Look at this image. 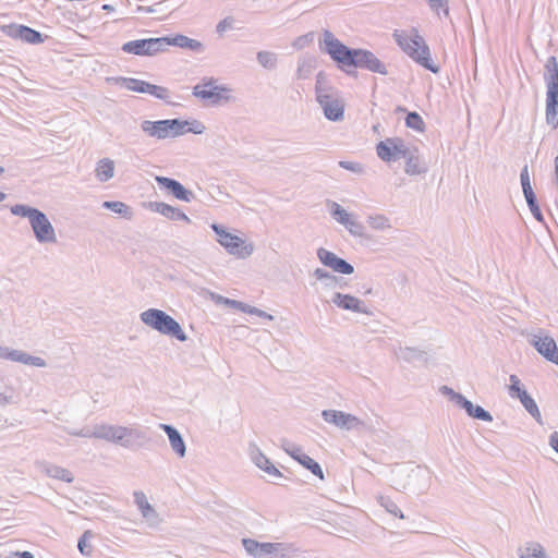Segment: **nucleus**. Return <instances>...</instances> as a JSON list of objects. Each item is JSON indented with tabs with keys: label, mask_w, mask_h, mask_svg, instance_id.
<instances>
[{
	"label": "nucleus",
	"mask_w": 558,
	"mask_h": 558,
	"mask_svg": "<svg viewBox=\"0 0 558 558\" xmlns=\"http://www.w3.org/2000/svg\"><path fill=\"white\" fill-rule=\"evenodd\" d=\"M366 223L372 230L377 232H385L392 228L390 218L385 214H369L366 217Z\"/></svg>",
	"instance_id": "2f4dec72"
},
{
	"label": "nucleus",
	"mask_w": 558,
	"mask_h": 558,
	"mask_svg": "<svg viewBox=\"0 0 558 558\" xmlns=\"http://www.w3.org/2000/svg\"><path fill=\"white\" fill-rule=\"evenodd\" d=\"M522 190L525 198H532V196H535L531 184L522 185Z\"/></svg>",
	"instance_id": "69168bd1"
},
{
	"label": "nucleus",
	"mask_w": 558,
	"mask_h": 558,
	"mask_svg": "<svg viewBox=\"0 0 558 558\" xmlns=\"http://www.w3.org/2000/svg\"><path fill=\"white\" fill-rule=\"evenodd\" d=\"M299 463L311 471L314 475L318 476L320 480H324V472L320 465L310 456H302L301 459H299Z\"/></svg>",
	"instance_id": "a19ab883"
},
{
	"label": "nucleus",
	"mask_w": 558,
	"mask_h": 558,
	"mask_svg": "<svg viewBox=\"0 0 558 558\" xmlns=\"http://www.w3.org/2000/svg\"><path fill=\"white\" fill-rule=\"evenodd\" d=\"M531 344L547 361L558 365V348L551 337L547 335H534Z\"/></svg>",
	"instance_id": "4be33fe9"
},
{
	"label": "nucleus",
	"mask_w": 558,
	"mask_h": 558,
	"mask_svg": "<svg viewBox=\"0 0 558 558\" xmlns=\"http://www.w3.org/2000/svg\"><path fill=\"white\" fill-rule=\"evenodd\" d=\"M167 37L131 40L122 45V51L136 56H155L168 49Z\"/></svg>",
	"instance_id": "ddd939ff"
},
{
	"label": "nucleus",
	"mask_w": 558,
	"mask_h": 558,
	"mask_svg": "<svg viewBox=\"0 0 558 558\" xmlns=\"http://www.w3.org/2000/svg\"><path fill=\"white\" fill-rule=\"evenodd\" d=\"M248 454L254 464L267 475L274 478L282 477L281 472L269 461L257 445L250 444Z\"/></svg>",
	"instance_id": "5701e85b"
},
{
	"label": "nucleus",
	"mask_w": 558,
	"mask_h": 558,
	"mask_svg": "<svg viewBox=\"0 0 558 558\" xmlns=\"http://www.w3.org/2000/svg\"><path fill=\"white\" fill-rule=\"evenodd\" d=\"M391 483L397 490L422 495L430 486L432 473L421 465H400L392 470Z\"/></svg>",
	"instance_id": "f03ea898"
},
{
	"label": "nucleus",
	"mask_w": 558,
	"mask_h": 558,
	"mask_svg": "<svg viewBox=\"0 0 558 558\" xmlns=\"http://www.w3.org/2000/svg\"><path fill=\"white\" fill-rule=\"evenodd\" d=\"M193 96L209 101L210 105H221L234 101L232 89L228 85H218L214 77H204L193 87Z\"/></svg>",
	"instance_id": "9b49d317"
},
{
	"label": "nucleus",
	"mask_w": 558,
	"mask_h": 558,
	"mask_svg": "<svg viewBox=\"0 0 558 558\" xmlns=\"http://www.w3.org/2000/svg\"><path fill=\"white\" fill-rule=\"evenodd\" d=\"M158 185L168 190L175 198L184 202H191L194 198L192 191L186 190L179 181L167 177L157 175L155 178Z\"/></svg>",
	"instance_id": "b1692460"
},
{
	"label": "nucleus",
	"mask_w": 558,
	"mask_h": 558,
	"mask_svg": "<svg viewBox=\"0 0 558 558\" xmlns=\"http://www.w3.org/2000/svg\"><path fill=\"white\" fill-rule=\"evenodd\" d=\"M0 359L19 362L24 365H31L35 367H46V361L40 356H34L22 350L11 349L9 347L0 345Z\"/></svg>",
	"instance_id": "aec40b11"
},
{
	"label": "nucleus",
	"mask_w": 558,
	"mask_h": 558,
	"mask_svg": "<svg viewBox=\"0 0 558 558\" xmlns=\"http://www.w3.org/2000/svg\"><path fill=\"white\" fill-rule=\"evenodd\" d=\"M150 206L153 210L159 213L160 215L170 220H183L187 223L191 222V219L180 208L173 207L166 203H153L150 204Z\"/></svg>",
	"instance_id": "c756f323"
},
{
	"label": "nucleus",
	"mask_w": 558,
	"mask_h": 558,
	"mask_svg": "<svg viewBox=\"0 0 558 558\" xmlns=\"http://www.w3.org/2000/svg\"><path fill=\"white\" fill-rule=\"evenodd\" d=\"M217 302L226 304L227 306L235 308V310L241 311V312H242L243 306L245 304V303H243L241 301L231 300V299H228V298H223L221 295H219L217 298Z\"/></svg>",
	"instance_id": "6e6d98bb"
},
{
	"label": "nucleus",
	"mask_w": 558,
	"mask_h": 558,
	"mask_svg": "<svg viewBox=\"0 0 558 558\" xmlns=\"http://www.w3.org/2000/svg\"><path fill=\"white\" fill-rule=\"evenodd\" d=\"M317 258L324 266L332 269L335 272L351 275L354 271V268L350 263L324 247H319L317 250Z\"/></svg>",
	"instance_id": "412c9836"
},
{
	"label": "nucleus",
	"mask_w": 558,
	"mask_h": 558,
	"mask_svg": "<svg viewBox=\"0 0 558 558\" xmlns=\"http://www.w3.org/2000/svg\"><path fill=\"white\" fill-rule=\"evenodd\" d=\"M312 62L308 59H300L296 69V76L300 80L308 77L312 72Z\"/></svg>",
	"instance_id": "de8ad7c7"
},
{
	"label": "nucleus",
	"mask_w": 558,
	"mask_h": 558,
	"mask_svg": "<svg viewBox=\"0 0 558 558\" xmlns=\"http://www.w3.org/2000/svg\"><path fill=\"white\" fill-rule=\"evenodd\" d=\"M283 450L292 457L294 460L299 462V459H301L302 456H305L306 453L303 452L302 448L293 445L289 441H284L282 445Z\"/></svg>",
	"instance_id": "09e8293b"
},
{
	"label": "nucleus",
	"mask_w": 558,
	"mask_h": 558,
	"mask_svg": "<svg viewBox=\"0 0 558 558\" xmlns=\"http://www.w3.org/2000/svg\"><path fill=\"white\" fill-rule=\"evenodd\" d=\"M0 402H1L2 404H9V403H11L12 401H11V398H10V397H8V396H5V395L0 393Z\"/></svg>",
	"instance_id": "338daca9"
},
{
	"label": "nucleus",
	"mask_w": 558,
	"mask_h": 558,
	"mask_svg": "<svg viewBox=\"0 0 558 558\" xmlns=\"http://www.w3.org/2000/svg\"><path fill=\"white\" fill-rule=\"evenodd\" d=\"M312 41V34H306L303 36H299L292 44V46L296 49L305 48Z\"/></svg>",
	"instance_id": "4d7b16f0"
},
{
	"label": "nucleus",
	"mask_w": 558,
	"mask_h": 558,
	"mask_svg": "<svg viewBox=\"0 0 558 558\" xmlns=\"http://www.w3.org/2000/svg\"><path fill=\"white\" fill-rule=\"evenodd\" d=\"M315 90L316 100L325 117L330 121H342L344 118V101L337 89L326 85L323 73L317 75Z\"/></svg>",
	"instance_id": "20e7f679"
},
{
	"label": "nucleus",
	"mask_w": 558,
	"mask_h": 558,
	"mask_svg": "<svg viewBox=\"0 0 558 558\" xmlns=\"http://www.w3.org/2000/svg\"><path fill=\"white\" fill-rule=\"evenodd\" d=\"M159 428L167 434L171 450L179 458H184L186 456V445L180 432L172 425L163 423L159 424Z\"/></svg>",
	"instance_id": "393cba45"
},
{
	"label": "nucleus",
	"mask_w": 558,
	"mask_h": 558,
	"mask_svg": "<svg viewBox=\"0 0 558 558\" xmlns=\"http://www.w3.org/2000/svg\"><path fill=\"white\" fill-rule=\"evenodd\" d=\"M405 124L408 128L413 129L418 132H423L425 129V123L421 116L416 112H409L405 119Z\"/></svg>",
	"instance_id": "37998d69"
},
{
	"label": "nucleus",
	"mask_w": 558,
	"mask_h": 558,
	"mask_svg": "<svg viewBox=\"0 0 558 558\" xmlns=\"http://www.w3.org/2000/svg\"><path fill=\"white\" fill-rule=\"evenodd\" d=\"M77 437L102 439L126 449H140L147 445L149 437L146 432L135 426L96 424L92 429L68 430Z\"/></svg>",
	"instance_id": "f257e3e1"
},
{
	"label": "nucleus",
	"mask_w": 558,
	"mask_h": 558,
	"mask_svg": "<svg viewBox=\"0 0 558 558\" xmlns=\"http://www.w3.org/2000/svg\"><path fill=\"white\" fill-rule=\"evenodd\" d=\"M522 405L524 409L538 422L542 423V415L538 410V407L534 399L526 392L522 391L521 396L519 397Z\"/></svg>",
	"instance_id": "c9c22d12"
},
{
	"label": "nucleus",
	"mask_w": 558,
	"mask_h": 558,
	"mask_svg": "<svg viewBox=\"0 0 558 558\" xmlns=\"http://www.w3.org/2000/svg\"><path fill=\"white\" fill-rule=\"evenodd\" d=\"M117 82L122 87L132 92L146 93L162 100L169 97V90L166 87L154 85L145 81H141L137 78L120 77L117 80Z\"/></svg>",
	"instance_id": "f3484780"
},
{
	"label": "nucleus",
	"mask_w": 558,
	"mask_h": 558,
	"mask_svg": "<svg viewBox=\"0 0 558 558\" xmlns=\"http://www.w3.org/2000/svg\"><path fill=\"white\" fill-rule=\"evenodd\" d=\"M143 324L158 332L175 338L179 341H186L187 336L181 325L166 312L158 308H148L140 314Z\"/></svg>",
	"instance_id": "0eeeda50"
},
{
	"label": "nucleus",
	"mask_w": 558,
	"mask_h": 558,
	"mask_svg": "<svg viewBox=\"0 0 558 558\" xmlns=\"http://www.w3.org/2000/svg\"><path fill=\"white\" fill-rule=\"evenodd\" d=\"M429 7V9L439 14L440 11L444 12L446 16L449 15V1L448 0H425Z\"/></svg>",
	"instance_id": "a18cd8bd"
},
{
	"label": "nucleus",
	"mask_w": 558,
	"mask_h": 558,
	"mask_svg": "<svg viewBox=\"0 0 558 558\" xmlns=\"http://www.w3.org/2000/svg\"><path fill=\"white\" fill-rule=\"evenodd\" d=\"M510 386H509V392L511 397L519 398L521 396L522 391H526L521 387L520 378L517 375H510L509 377Z\"/></svg>",
	"instance_id": "8fccbe9b"
},
{
	"label": "nucleus",
	"mask_w": 558,
	"mask_h": 558,
	"mask_svg": "<svg viewBox=\"0 0 558 558\" xmlns=\"http://www.w3.org/2000/svg\"><path fill=\"white\" fill-rule=\"evenodd\" d=\"M322 416L326 423L335 425L341 430H352L364 426V422L357 416L343 411L324 410Z\"/></svg>",
	"instance_id": "2eb2a0df"
},
{
	"label": "nucleus",
	"mask_w": 558,
	"mask_h": 558,
	"mask_svg": "<svg viewBox=\"0 0 558 558\" xmlns=\"http://www.w3.org/2000/svg\"><path fill=\"white\" fill-rule=\"evenodd\" d=\"M549 446L558 453V432H554L549 436Z\"/></svg>",
	"instance_id": "e2e57ef3"
},
{
	"label": "nucleus",
	"mask_w": 558,
	"mask_h": 558,
	"mask_svg": "<svg viewBox=\"0 0 558 558\" xmlns=\"http://www.w3.org/2000/svg\"><path fill=\"white\" fill-rule=\"evenodd\" d=\"M395 354L399 361H403L405 363L414 364L416 362H427V353L424 350L414 347H399Z\"/></svg>",
	"instance_id": "a878e982"
},
{
	"label": "nucleus",
	"mask_w": 558,
	"mask_h": 558,
	"mask_svg": "<svg viewBox=\"0 0 558 558\" xmlns=\"http://www.w3.org/2000/svg\"><path fill=\"white\" fill-rule=\"evenodd\" d=\"M40 471L48 477L59 480L65 483H72L74 481L73 473L60 465L44 462L40 464Z\"/></svg>",
	"instance_id": "cd10ccee"
},
{
	"label": "nucleus",
	"mask_w": 558,
	"mask_h": 558,
	"mask_svg": "<svg viewBox=\"0 0 558 558\" xmlns=\"http://www.w3.org/2000/svg\"><path fill=\"white\" fill-rule=\"evenodd\" d=\"M546 84V121L554 129L558 126V61L549 57L544 65Z\"/></svg>",
	"instance_id": "423d86ee"
},
{
	"label": "nucleus",
	"mask_w": 558,
	"mask_h": 558,
	"mask_svg": "<svg viewBox=\"0 0 558 558\" xmlns=\"http://www.w3.org/2000/svg\"><path fill=\"white\" fill-rule=\"evenodd\" d=\"M439 392L445 396V397H448L449 400H452L454 398V396L458 395V392H456L452 388L444 385L439 388Z\"/></svg>",
	"instance_id": "680f3d73"
},
{
	"label": "nucleus",
	"mask_w": 558,
	"mask_h": 558,
	"mask_svg": "<svg viewBox=\"0 0 558 558\" xmlns=\"http://www.w3.org/2000/svg\"><path fill=\"white\" fill-rule=\"evenodd\" d=\"M10 210L14 216L27 218L34 236L39 244L57 243L58 238L54 227L44 211L24 204L13 205Z\"/></svg>",
	"instance_id": "7ed1b4c3"
},
{
	"label": "nucleus",
	"mask_w": 558,
	"mask_h": 558,
	"mask_svg": "<svg viewBox=\"0 0 558 558\" xmlns=\"http://www.w3.org/2000/svg\"><path fill=\"white\" fill-rule=\"evenodd\" d=\"M133 497H134V502L135 505L137 506L141 514L143 512H145L146 510H149V507L151 506L149 502H148V499L145 495L144 492L142 490H135L133 493Z\"/></svg>",
	"instance_id": "49530a36"
},
{
	"label": "nucleus",
	"mask_w": 558,
	"mask_h": 558,
	"mask_svg": "<svg viewBox=\"0 0 558 558\" xmlns=\"http://www.w3.org/2000/svg\"><path fill=\"white\" fill-rule=\"evenodd\" d=\"M339 166L345 170H349L351 172H354L356 174L364 173V166L360 162H352V161H339Z\"/></svg>",
	"instance_id": "603ef678"
},
{
	"label": "nucleus",
	"mask_w": 558,
	"mask_h": 558,
	"mask_svg": "<svg viewBox=\"0 0 558 558\" xmlns=\"http://www.w3.org/2000/svg\"><path fill=\"white\" fill-rule=\"evenodd\" d=\"M165 5V1H160L154 5L150 7H142L140 5L137 8L138 12H145V13H158L162 11V7Z\"/></svg>",
	"instance_id": "13d9d810"
},
{
	"label": "nucleus",
	"mask_w": 558,
	"mask_h": 558,
	"mask_svg": "<svg viewBox=\"0 0 558 558\" xmlns=\"http://www.w3.org/2000/svg\"><path fill=\"white\" fill-rule=\"evenodd\" d=\"M116 174V163L112 159L105 157L96 162L95 178L100 183H106L113 179Z\"/></svg>",
	"instance_id": "c85d7f7f"
},
{
	"label": "nucleus",
	"mask_w": 558,
	"mask_h": 558,
	"mask_svg": "<svg viewBox=\"0 0 558 558\" xmlns=\"http://www.w3.org/2000/svg\"><path fill=\"white\" fill-rule=\"evenodd\" d=\"M330 302L340 310L372 316L373 312L361 299L341 292L332 293Z\"/></svg>",
	"instance_id": "a211bd4d"
},
{
	"label": "nucleus",
	"mask_w": 558,
	"mask_h": 558,
	"mask_svg": "<svg viewBox=\"0 0 558 558\" xmlns=\"http://www.w3.org/2000/svg\"><path fill=\"white\" fill-rule=\"evenodd\" d=\"M206 128L203 122L198 120L186 121L185 132H191L193 134H203Z\"/></svg>",
	"instance_id": "864d4df0"
},
{
	"label": "nucleus",
	"mask_w": 558,
	"mask_h": 558,
	"mask_svg": "<svg viewBox=\"0 0 558 558\" xmlns=\"http://www.w3.org/2000/svg\"><path fill=\"white\" fill-rule=\"evenodd\" d=\"M376 151L378 157L386 162L407 157L409 154V149L400 138H386L379 142Z\"/></svg>",
	"instance_id": "dca6fc26"
},
{
	"label": "nucleus",
	"mask_w": 558,
	"mask_h": 558,
	"mask_svg": "<svg viewBox=\"0 0 558 558\" xmlns=\"http://www.w3.org/2000/svg\"><path fill=\"white\" fill-rule=\"evenodd\" d=\"M167 41L169 43V46L189 49L194 52H203L205 49L203 43L197 39L190 38L185 35H175L172 38L167 37Z\"/></svg>",
	"instance_id": "7c9ffc66"
},
{
	"label": "nucleus",
	"mask_w": 558,
	"mask_h": 558,
	"mask_svg": "<svg viewBox=\"0 0 558 558\" xmlns=\"http://www.w3.org/2000/svg\"><path fill=\"white\" fill-rule=\"evenodd\" d=\"M319 48L322 51L329 54V57L338 63V66L345 71L347 74L356 76L354 70H347L353 63V58L356 49H351L342 44L330 31L324 29L322 39L319 40Z\"/></svg>",
	"instance_id": "6e6552de"
},
{
	"label": "nucleus",
	"mask_w": 558,
	"mask_h": 558,
	"mask_svg": "<svg viewBox=\"0 0 558 558\" xmlns=\"http://www.w3.org/2000/svg\"><path fill=\"white\" fill-rule=\"evenodd\" d=\"M186 121L180 119L167 120H143L140 123L142 132L155 140H166L168 137H177L185 133Z\"/></svg>",
	"instance_id": "9d476101"
},
{
	"label": "nucleus",
	"mask_w": 558,
	"mask_h": 558,
	"mask_svg": "<svg viewBox=\"0 0 558 558\" xmlns=\"http://www.w3.org/2000/svg\"><path fill=\"white\" fill-rule=\"evenodd\" d=\"M257 62L267 70H274L277 66L278 58L272 51L262 50L256 54Z\"/></svg>",
	"instance_id": "e433bc0d"
},
{
	"label": "nucleus",
	"mask_w": 558,
	"mask_h": 558,
	"mask_svg": "<svg viewBox=\"0 0 558 558\" xmlns=\"http://www.w3.org/2000/svg\"><path fill=\"white\" fill-rule=\"evenodd\" d=\"M525 199H526V203L530 207V210H531L533 217L538 221H543V215H542L539 206L537 205L536 195L532 196V198L529 197Z\"/></svg>",
	"instance_id": "5fc2aeb1"
},
{
	"label": "nucleus",
	"mask_w": 558,
	"mask_h": 558,
	"mask_svg": "<svg viewBox=\"0 0 558 558\" xmlns=\"http://www.w3.org/2000/svg\"><path fill=\"white\" fill-rule=\"evenodd\" d=\"M353 63L351 66L366 69L371 72L387 75V66L372 51L356 49L353 54Z\"/></svg>",
	"instance_id": "6ab92c4d"
},
{
	"label": "nucleus",
	"mask_w": 558,
	"mask_h": 558,
	"mask_svg": "<svg viewBox=\"0 0 558 558\" xmlns=\"http://www.w3.org/2000/svg\"><path fill=\"white\" fill-rule=\"evenodd\" d=\"M102 207L112 210L116 214L121 215L125 218H131L132 213L130 207L123 202L119 201H106L102 203Z\"/></svg>",
	"instance_id": "4c0bfd02"
},
{
	"label": "nucleus",
	"mask_w": 558,
	"mask_h": 558,
	"mask_svg": "<svg viewBox=\"0 0 558 558\" xmlns=\"http://www.w3.org/2000/svg\"><path fill=\"white\" fill-rule=\"evenodd\" d=\"M232 24H233V19L232 17H226L223 20H221L217 26H216V31L218 34H223L228 28H231L232 27Z\"/></svg>",
	"instance_id": "bf43d9fd"
},
{
	"label": "nucleus",
	"mask_w": 558,
	"mask_h": 558,
	"mask_svg": "<svg viewBox=\"0 0 558 558\" xmlns=\"http://www.w3.org/2000/svg\"><path fill=\"white\" fill-rule=\"evenodd\" d=\"M326 206L338 223L342 225L351 235L355 238L364 236V227L353 214L347 211L341 205L335 201H327Z\"/></svg>",
	"instance_id": "4468645a"
},
{
	"label": "nucleus",
	"mask_w": 558,
	"mask_h": 558,
	"mask_svg": "<svg viewBox=\"0 0 558 558\" xmlns=\"http://www.w3.org/2000/svg\"><path fill=\"white\" fill-rule=\"evenodd\" d=\"M520 558H549L544 547L536 542L524 544L519 549Z\"/></svg>",
	"instance_id": "473e14b6"
},
{
	"label": "nucleus",
	"mask_w": 558,
	"mask_h": 558,
	"mask_svg": "<svg viewBox=\"0 0 558 558\" xmlns=\"http://www.w3.org/2000/svg\"><path fill=\"white\" fill-rule=\"evenodd\" d=\"M520 179H521V184L522 185L531 184V180H530V175H529V171H527V166H525L522 169Z\"/></svg>",
	"instance_id": "0e129e2a"
},
{
	"label": "nucleus",
	"mask_w": 558,
	"mask_h": 558,
	"mask_svg": "<svg viewBox=\"0 0 558 558\" xmlns=\"http://www.w3.org/2000/svg\"><path fill=\"white\" fill-rule=\"evenodd\" d=\"M242 545L250 558H282L287 555V546L283 543H262L253 538H243Z\"/></svg>",
	"instance_id": "f8f14e48"
},
{
	"label": "nucleus",
	"mask_w": 558,
	"mask_h": 558,
	"mask_svg": "<svg viewBox=\"0 0 558 558\" xmlns=\"http://www.w3.org/2000/svg\"><path fill=\"white\" fill-rule=\"evenodd\" d=\"M92 537L93 533L90 531H85L77 543L80 553L86 557L92 555V546L87 543V541Z\"/></svg>",
	"instance_id": "c03bdc74"
},
{
	"label": "nucleus",
	"mask_w": 558,
	"mask_h": 558,
	"mask_svg": "<svg viewBox=\"0 0 558 558\" xmlns=\"http://www.w3.org/2000/svg\"><path fill=\"white\" fill-rule=\"evenodd\" d=\"M412 33L413 34L411 36L396 33L395 39L411 59L433 73H438L439 68L433 62L429 48L424 38L416 29H413Z\"/></svg>",
	"instance_id": "39448f33"
},
{
	"label": "nucleus",
	"mask_w": 558,
	"mask_h": 558,
	"mask_svg": "<svg viewBox=\"0 0 558 558\" xmlns=\"http://www.w3.org/2000/svg\"><path fill=\"white\" fill-rule=\"evenodd\" d=\"M464 410L468 413V415L471 417H474V418H477V420H481L484 422L493 421V416L488 411H486L485 409H483L480 405H474L472 402H471V407L469 408L466 405V407H464Z\"/></svg>",
	"instance_id": "ea45409f"
},
{
	"label": "nucleus",
	"mask_w": 558,
	"mask_h": 558,
	"mask_svg": "<svg viewBox=\"0 0 558 558\" xmlns=\"http://www.w3.org/2000/svg\"><path fill=\"white\" fill-rule=\"evenodd\" d=\"M242 312L246 314L257 315L268 320H274V316L271 314H268L267 312L259 310L255 306L248 305L246 303L244 304Z\"/></svg>",
	"instance_id": "3c124183"
},
{
	"label": "nucleus",
	"mask_w": 558,
	"mask_h": 558,
	"mask_svg": "<svg viewBox=\"0 0 558 558\" xmlns=\"http://www.w3.org/2000/svg\"><path fill=\"white\" fill-rule=\"evenodd\" d=\"M19 558H34V555L29 551H23L16 554Z\"/></svg>",
	"instance_id": "774afa93"
},
{
	"label": "nucleus",
	"mask_w": 558,
	"mask_h": 558,
	"mask_svg": "<svg viewBox=\"0 0 558 558\" xmlns=\"http://www.w3.org/2000/svg\"><path fill=\"white\" fill-rule=\"evenodd\" d=\"M210 228L216 233V241L226 250V252L238 259H246L255 251L253 242L231 233L225 226L211 223Z\"/></svg>",
	"instance_id": "1a4fd4ad"
},
{
	"label": "nucleus",
	"mask_w": 558,
	"mask_h": 558,
	"mask_svg": "<svg viewBox=\"0 0 558 558\" xmlns=\"http://www.w3.org/2000/svg\"><path fill=\"white\" fill-rule=\"evenodd\" d=\"M378 502L391 515L397 517L399 519H404L403 512L400 510L398 505L395 501H392L389 497L379 496Z\"/></svg>",
	"instance_id": "58836bf2"
},
{
	"label": "nucleus",
	"mask_w": 558,
	"mask_h": 558,
	"mask_svg": "<svg viewBox=\"0 0 558 558\" xmlns=\"http://www.w3.org/2000/svg\"><path fill=\"white\" fill-rule=\"evenodd\" d=\"M9 35L14 38H20L21 40L28 44L43 43V36L39 32L24 25L10 26Z\"/></svg>",
	"instance_id": "bb28decb"
},
{
	"label": "nucleus",
	"mask_w": 558,
	"mask_h": 558,
	"mask_svg": "<svg viewBox=\"0 0 558 558\" xmlns=\"http://www.w3.org/2000/svg\"><path fill=\"white\" fill-rule=\"evenodd\" d=\"M312 276L322 282L324 289H332L339 282V278L324 268H316Z\"/></svg>",
	"instance_id": "f704fd0d"
},
{
	"label": "nucleus",
	"mask_w": 558,
	"mask_h": 558,
	"mask_svg": "<svg viewBox=\"0 0 558 558\" xmlns=\"http://www.w3.org/2000/svg\"><path fill=\"white\" fill-rule=\"evenodd\" d=\"M452 402H454L458 407L464 409V407H471V401L468 400L464 396H462L461 393L458 392L457 396H454V398L451 400Z\"/></svg>",
	"instance_id": "052dcab7"
},
{
	"label": "nucleus",
	"mask_w": 558,
	"mask_h": 558,
	"mask_svg": "<svg viewBox=\"0 0 558 558\" xmlns=\"http://www.w3.org/2000/svg\"><path fill=\"white\" fill-rule=\"evenodd\" d=\"M404 158L407 159L404 168L407 174L417 175L427 171V167L421 162L418 157L413 156L410 150L408 156Z\"/></svg>",
	"instance_id": "72a5a7b5"
},
{
	"label": "nucleus",
	"mask_w": 558,
	"mask_h": 558,
	"mask_svg": "<svg viewBox=\"0 0 558 558\" xmlns=\"http://www.w3.org/2000/svg\"><path fill=\"white\" fill-rule=\"evenodd\" d=\"M142 517L149 527H158L162 522L160 514L153 506L149 507V510L143 512Z\"/></svg>",
	"instance_id": "79ce46f5"
}]
</instances>
